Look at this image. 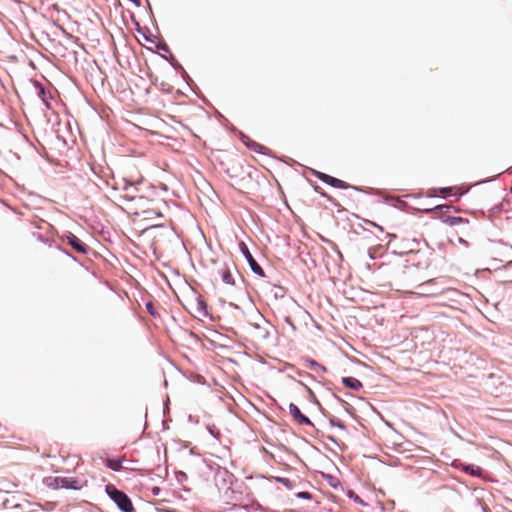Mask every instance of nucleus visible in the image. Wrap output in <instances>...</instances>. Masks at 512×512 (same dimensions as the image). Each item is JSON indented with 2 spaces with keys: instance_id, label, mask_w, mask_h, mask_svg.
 Listing matches in <instances>:
<instances>
[{
  "instance_id": "obj_1",
  "label": "nucleus",
  "mask_w": 512,
  "mask_h": 512,
  "mask_svg": "<svg viewBox=\"0 0 512 512\" xmlns=\"http://www.w3.org/2000/svg\"><path fill=\"white\" fill-rule=\"evenodd\" d=\"M106 492L123 512H132L133 505L128 496L113 485L106 486Z\"/></svg>"
},
{
  "instance_id": "obj_2",
  "label": "nucleus",
  "mask_w": 512,
  "mask_h": 512,
  "mask_svg": "<svg viewBox=\"0 0 512 512\" xmlns=\"http://www.w3.org/2000/svg\"><path fill=\"white\" fill-rule=\"evenodd\" d=\"M44 482L53 489L66 488L77 490L82 486L79 480L72 477H47Z\"/></svg>"
},
{
  "instance_id": "obj_3",
  "label": "nucleus",
  "mask_w": 512,
  "mask_h": 512,
  "mask_svg": "<svg viewBox=\"0 0 512 512\" xmlns=\"http://www.w3.org/2000/svg\"><path fill=\"white\" fill-rule=\"evenodd\" d=\"M239 249L241 251V253L243 254V256L245 257V259L247 260L251 270L263 277L264 276V271L263 269L260 267V265L256 262V260L253 258L252 254L250 253L247 245L244 243V242H240L239 243Z\"/></svg>"
},
{
  "instance_id": "obj_4",
  "label": "nucleus",
  "mask_w": 512,
  "mask_h": 512,
  "mask_svg": "<svg viewBox=\"0 0 512 512\" xmlns=\"http://www.w3.org/2000/svg\"><path fill=\"white\" fill-rule=\"evenodd\" d=\"M67 242L73 247L75 251L81 254H86L88 252V246L82 242L77 236L73 233H68L66 235Z\"/></svg>"
},
{
  "instance_id": "obj_5",
  "label": "nucleus",
  "mask_w": 512,
  "mask_h": 512,
  "mask_svg": "<svg viewBox=\"0 0 512 512\" xmlns=\"http://www.w3.org/2000/svg\"><path fill=\"white\" fill-rule=\"evenodd\" d=\"M317 177H318L321 181H323L324 183H326V184H328V185H331V186H333V187H335V188H342V189H345V188H347V187H348V186H347V184H346L344 181H342V180H340V179H337V178H335V177H332V176H330V175L324 174V173H320V172H318V173H317Z\"/></svg>"
},
{
  "instance_id": "obj_6",
  "label": "nucleus",
  "mask_w": 512,
  "mask_h": 512,
  "mask_svg": "<svg viewBox=\"0 0 512 512\" xmlns=\"http://www.w3.org/2000/svg\"><path fill=\"white\" fill-rule=\"evenodd\" d=\"M289 412L292 415V417L294 418V420H296L298 423L304 424V425H311L312 424L310 419L307 416H305L304 414L301 413V411H300V409L298 408L297 405L291 403L289 405Z\"/></svg>"
},
{
  "instance_id": "obj_7",
  "label": "nucleus",
  "mask_w": 512,
  "mask_h": 512,
  "mask_svg": "<svg viewBox=\"0 0 512 512\" xmlns=\"http://www.w3.org/2000/svg\"><path fill=\"white\" fill-rule=\"evenodd\" d=\"M435 285V280H429L425 283H422L420 284L417 289H418V294L420 295H425V296H430V295H435L439 292L438 289H434Z\"/></svg>"
},
{
  "instance_id": "obj_8",
  "label": "nucleus",
  "mask_w": 512,
  "mask_h": 512,
  "mask_svg": "<svg viewBox=\"0 0 512 512\" xmlns=\"http://www.w3.org/2000/svg\"><path fill=\"white\" fill-rule=\"evenodd\" d=\"M342 383L352 390H359L362 387V383L354 377H343Z\"/></svg>"
},
{
  "instance_id": "obj_9",
  "label": "nucleus",
  "mask_w": 512,
  "mask_h": 512,
  "mask_svg": "<svg viewBox=\"0 0 512 512\" xmlns=\"http://www.w3.org/2000/svg\"><path fill=\"white\" fill-rule=\"evenodd\" d=\"M305 363L306 365L311 368L315 373H325L327 371V369L322 366L321 364H319L318 362H316L315 360L313 359H306L305 360Z\"/></svg>"
},
{
  "instance_id": "obj_10",
  "label": "nucleus",
  "mask_w": 512,
  "mask_h": 512,
  "mask_svg": "<svg viewBox=\"0 0 512 512\" xmlns=\"http://www.w3.org/2000/svg\"><path fill=\"white\" fill-rule=\"evenodd\" d=\"M219 273L221 274V279L225 284H228V285L234 284V280H233L231 271L227 267L221 269Z\"/></svg>"
},
{
  "instance_id": "obj_11",
  "label": "nucleus",
  "mask_w": 512,
  "mask_h": 512,
  "mask_svg": "<svg viewBox=\"0 0 512 512\" xmlns=\"http://www.w3.org/2000/svg\"><path fill=\"white\" fill-rule=\"evenodd\" d=\"M463 471L471 476H480L481 468L475 465H465Z\"/></svg>"
},
{
  "instance_id": "obj_12",
  "label": "nucleus",
  "mask_w": 512,
  "mask_h": 512,
  "mask_svg": "<svg viewBox=\"0 0 512 512\" xmlns=\"http://www.w3.org/2000/svg\"><path fill=\"white\" fill-rule=\"evenodd\" d=\"M36 89H37V95L38 97L42 100V102L47 106L49 107V104H48V97H47V92L45 91L44 87L41 86L40 84H36Z\"/></svg>"
},
{
  "instance_id": "obj_13",
  "label": "nucleus",
  "mask_w": 512,
  "mask_h": 512,
  "mask_svg": "<svg viewBox=\"0 0 512 512\" xmlns=\"http://www.w3.org/2000/svg\"><path fill=\"white\" fill-rule=\"evenodd\" d=\"M106 465L113 471H119L122 468V461L120 459H108Z\"/></svg>"
},
{
  "instance_id": "obj_14",
  "label": "nucleus",
  "mask_w": 512,
  "mask_h": 512,
  "mask_svg": "<svg viewBox=\"0 0 512 512\" xmlns=\"http://www.w3.org/2000/svg\"><path fill=\"white\" fill-rule=\"evenodd\" d=\"M448 222L451 224V225H456L460 222H462V218L460 217H449L448 218Z\"/></svg>"
},
{
  "instance_id": "obj_15",
  "label": "nucleus",
  "mask_w": 512,
  "mask_h": 512,
  "mask_svg": "<svg viewBox=\"0 0 512 512\" xmlns=\"http://www.w3.org/2000/svg\"><path fill=\"white\" fill-rule=\"evenodd\" d=\"M251 148H252L254 151H256V152H260V153H262V149H263V147H262L260 144H258V143H254V142H253V143L251 144Z\"/></svg>"
},
{
  "instance_id": "obj_16",
  "label": "nucleus",
  "mask_w": 512,
  "mask_h": 512,
  "mask_svg": "<svg viewBox=\"0 0 512 512\" xmlns=\"http://www.w3.org/2000/svg\"><path fill=\"white\" fill-rule=\"evenodd\" d=\"M348 496H349L350 498L354 499V501H356V502H362V501L360 500L359 496H357V495H356L354 492H352V491H349Z\"/></svg>"
},
{
  "instance_id": "obj_17",
  "label": "nucleus",
  "mask_w": 512,
  "mask_h": 512,
  "mask_svg": "<svg viewBox=\"0 0 512 512\" xmlns=\"http://www.w3.org/2000/svg\"><path fill=\"white\" fill-rule=\"evenodd\" d=\"M301 497L309 498V494L307 492H303L300 494Z\"/></svg>"
},
{
  "instance_id": "obj_18",
  "label": "nucleus",
  "mask_w": 512,
  "mask_h": 512,
  "mask_svg": "<svg viewBox=\"0 0 512 512\" xmlns=\"http://www.w3.org/2000/svg\"><path fill=\"white\" fill-rule=\"evenodd\" d=\"M450 190H451V188H442L440 191L443 192V193H446V192H448Z\"/></svg>"
},
{
  "instance_id": "obj_19",
  "label": "nucleus",
  "mask_w": 512,
  "mask_h": 512,
  "mask_svg": "<svg viewBox=\"0 0 512 512\" xmlns=\"http://www.w3.org/2000/svg\"><path fill=\"white\" fill-rule=\"evenodd\" d=\"M444 207H445L444 205H438V206H436V207L434 208V210H440V209H442V208H444Z\"/></svg>"
},
{
  "instance_id": "obj_20",
  "label": "nucleus",
  "mask_w": 512,
  "mask_h": 512,
  "mask_svg": "<svg viewBox=\"0 0 512 512\" xmlns=\"http://www.w3.org/2000/svg\"><path fill=\"white\" fill-rule=\"evenodd\" d=\"M147 308H148V310H151V304L150 303L147 304Z\"/></svg>"
}]
</instances>
